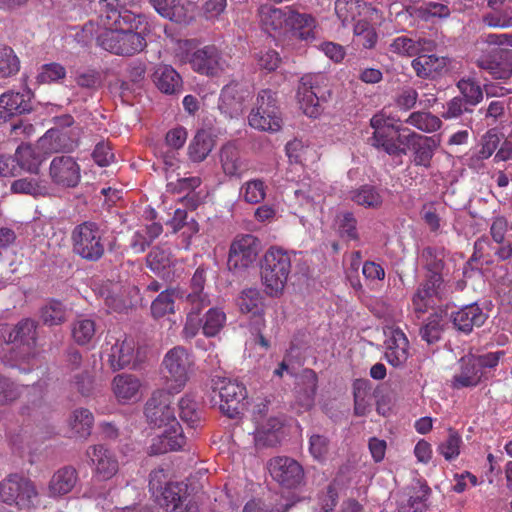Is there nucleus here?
<instances>
[{"mask_svg":"<svg viewBox=\"0 0 512 512\" xmlns=\"http://www.w3.org/2000/svg\"><path fill=\"white\" fill-rule=\"evenodd\" d=\"M140 16L134 12L123 14L110 12L99 17L103 31L97 36V44L102 49L120 56H133L141 52L147 45L145 36L136 32Z\"/></svg>","mask_w":512,"mask_h":512,"instance_id":"obj_1","label":"nucleus"},{"mask_svg":"<svg viewBox=\"0 0 512 512\" xmlns=\"http://www.w3.org/2000/svg\"><path fill=\"white\" fill-rule=\"evenodd\" d=\"M262 29L273 38L292 33L304 41L316 38V21L306 13H299L291 7L283 9L262 5L258 10Z\"/></svg>","mask_w":512,"mask_h":512,"instance_id":"obj_2","label":"nucleus"},{"mask_svg":"<svg viewBox=\"0 0 512 512\" xmlns=\"http://www.w3.org/2000/svg\"><path fill=\"white\" fill-rule=\"evenodd\" d=\"M294 254L278 247L269 248L261 261L260 275L264 292L269 297H279L286 286Z\"/></svg>","mask_w":512,"mask_h":512,"instance_id":"obj_3","label":"nucleus"},{"mask_svg":"<svg viewBox=\"0 0 512 512\" xmlns=\"http://www.w3.org/2000/svg\"><path fill=\"white\" fill-rule=\"evenodd\" d=\"M107 230L94 221H84L72 232L73 251L89 262L99 261L105 254Z\"/></svg>","mask_w":512,"mask_h":512,"instance_id":"obj_4","label":"nucleus"},{"mask_svg":"<svg viewBox=\"0 0 512 512\" xmlns=\"http://www.w3.org/2000/svg\"><path fill=\"white\" fill-rule=\"evenodd\" d=\"M248 123L259 131L277 132L280 130L282 117L275 92L270 89L259 91L254 107L248 116Z\"/></svg>","mask_w":512,"mask_h":512,"instance_id":"obj_5","label":"nucleus"},{"mask_svg":"<svg viewBox=\"0 0 512 512\" xmlns=\"http://www.w3.org/2000/svg\"><path fill=\"white\" fill-rule=\"evenodd\" d=\"M38 491L34 482L22 475L11 474L0 482V499L19 509H29L34 506Z\"/></svg>","mask_w":512,"mask_h":512,"instance_id":"obj_6","label":"nucleus"},{"mask_svg":"<svg viewBox=\"0 0 512 512\" xmlns=\"http://www.w3.org/2000/svg\"><path fill=\"white\" fill-rule=\"evenodd\" d=\"M327 78L321 73L306 74L301 77L297 99L300 109L305 115L316 118L321 114V101L325 99Z\"/></svg>","mask_w":512,"mask_h":512,"instance_id":"obj_7","label":"nucleus"},{"mask_svg":"<svg viewBox=\"0 0 512 512\" xmlns=\"http://www.w3.org/2000/svg\"><path fill=\"white\" fill-rule=\"evenodd\" d=\"M213 391L220 398V410L230 418H235L244 410L247 399L246 387L235 379L215 377Z\"/></svg>","mask_w":512,"mask_h":512,"instance_id":"obj_8","label":"nucleus"},{"mask_svg":"<svg viewBox=\"0 0 512 512\" xmlns=\"http://www.w3.org/2000/svg\"><path fill=\"white\" fill-rule=\"evenodd\" d=\"M194 360L188 350L182 346L170 349L163 359L166 378L174 383L172 389L179 392L189 379Z\"/></svg>","mask_w":512,"mask_h":512,"instance_id":"obj_9","label":"nucleus"},{"mask_svg":"<svg viewBox=\"0 0 512 512\" xmlns=\"http://www.w3.org/2000/svg\"><path fill=\"white\" fill-rule=\"evenodd\" d=\"M398 141L412 152V163L426 169L431 167L433 156L440 145L438 136H425L409 129L398 135Z\"/></svg>","mask_w":512,"mask_h":512,"instance_id":"obj_10","label":"nucleus"},{"mask_svg":"<svg viewBox=\"0 0 512 512\" xmlns=\"http://www.w3.org/2000/svg\"><path fill=\"white\" fill-rule=\"evenodd\" d=\"M512 260V242L502 240L501 242H490V240L483 236L478 238L474 243V251L467 265L472 266L473 263H480V265H493L496 261H510Z\"/></svg>","mask_w":512,"mask_h":512,"instance_id":"obj_11","label":"nucleus"},{"mask_svg":"<svg viewBox=\"0 0 512 512\" xmlns=\"http://www.w3.org/2000/svg\"><path fill=\"white\" fill-rule=\"evenodd\" d=\"M476 66L493 79L506 80L512 76V50L492 49L483 51L475 58Z\"/></svg>","mask_w":512,"mask_h":512,"instance_id":"obj_12","label":"nucleus"},{"mask_svg":"<svg viewBox=\"0 0 512 512\" xmlns=\"http://www.w3.org/2000/svg\"><path fill=\"white\" fill-rule=\"evenodd\" d=\"M172 394L165 389H158L152 393L145 406V415L150 424L159 428L173 425L178 422L174 409L171 408Z\"/></svg>","mask_w":512,"mask_h":512,"instance_id":"obj_13","label":"nucleus"},{"mask_svg":"<svg viewBox=\"0 0 512 512\" xmlns=\"http://www.w3.org/2000/svg\"><path fill=\"white\" fill-rule=\"evenodd\" d=\"M260 249V241L254 235L237 236L230 246L229 267L239 270L248 268L256 260Z\"/></svg>","mask_w":512,"mask_h":512,"instance_id":"obj_14","label":"nucleus"},{"mask_svg":"<svg viewBox=\"0 0 512 512\" xmlns=\"http://www.w3.org/2000/svg\"><path fill=\"white\" fill-rule=\"evenodd\" d=\"M183 61L191 65L192 69L206 76H215L224 70V60L216 46L207 45L195 50L192 53L187 52Z\"/></svg>","mask_w":512,"mask_h":512,"instance_id":"obj_15","label":"nucleus"},{"mask_svg":"<svg viewBox=\"0 0 512 512\" xmlns=\"http://www.w3.org/2000/svg\"><path fill=\"white\" fill-rule=\"evenodd\" d=\"M267 466L271 477L283 487H297L303 480V468L293 458L277 456L270 459Z\"/></svg>","mask_w":512,"mask_h":512,"instance_id":"obj_16","label":"nucleus"},{"mask_svg":"<svg viewBox=\"0 0 512 512\" xmlns=\"http://www.w3.org/2000/svg\"><path fill=\"white\" fill-rule=\"evenodd\" d=\"M49 175L57 186L73 188L81 179L80 165L72 156H56L50 163Z\"/></svg>","mask_w":512,"mask_h":512,"instance_id":"obj_17","label":"nucleus"},{"mask_svg":"<svg viewBox=\"0 0 512 512\" xmlns=\"http://www.w3.org/2000/svg\"><path fill=\"white\" fill-rule=\"evenodd\" d=\"M248 91L239 82L232 81L225 85L219 95L218 109L228 119L238 118L243 113L244 100Z\"/></svg>","mask_w":512,"mask_h":512,"instance_id":"obj_18","label":"nucleus"},{"mask_svg":"<svg viewBox=\"0 0 512 512\" xmlns=\"http://www.w3.org/2000/svg\"><path fill=\"white\" fill-rule=\"evenodd\" d=\"M37 338V323L29 318L19 321L9 332V342L17 345L20 349L19 358L28 359L34 355V348Z\"/></svg>","mask_w":512,"mask_h":512,"instance_id":"obj_19","label":"nucleus"},{"mask_svg":"<svg viewBox=\"0 0 512 512\" xmlns=\"http://www.w3.org/2000/svg\"><path fill=\"white\" fill-rule=\"evenodd\" d=\"M385 334V358L394 367L403 365L408 358L409 341L399 327H387Z\"/></svg>","mask_w":512,"mask_h":512,"instance_id":"obj_20","label":"nucleus"},{"mask_svg":"<svg viewBox=\"0 0 512 512\" xmlns=\"http://www.w3.org/2000/svg\"><path fill=\"white\" fill-rule=\"evenodd\" d=\"M163 432L152 438L148 447L150 455H160L169 451H177L184 447L186 438L179 422L173 425L163 426Z\"/></svg>","mask_w":512,"mask_h":512,"instance_id":"obj_21","label":"nucleus"},{"mask_svg":"<svg viewBox=\"0 0 512 512\" xmlns=\"http://www.w3.org/2000/svg\"><path fill=\"white\" fill-rule=\"evenodd\" d=\"M219 162L223 173L230 178H241L249 169L248 161L234 141H229L220 148Z\"/></svg>","mask_w":512,"mask_h":512,"instance_id":"obj_22","label":"nucleus"},{"mask_svg":"<svg viewBox=\"0 0 512 512\" xmlns=\"http://www.w3.org/2000/svg\"><path fill=\"white\" fill-rule=\"evenodd\" d=\"M237 304L242 313L251 315V326L255 331H261L265 327L264 298L257 289H245L237 299Z\"/></svg>","mask_w":512,"mask_h":512,"instance_id":"obj_23","label":"nucleus"},{"mask_svg":"<svg viewBox=\"0 0 512 512\" xmlns=\"http://www.w3.org/2000/svg\"><path fill=\"white\" fill-rule=\"evenodd\" d=\"M32 96L29 89H24L22 92L9 91L0 95V123L16 115L30 112Z\"/></svg>","mask_w":512,"mask_h":512,"instance_id":"obj_24","label":"nucleus"},{"mask_svg":"<svg viewBox=\"0 0 512 512\" xmlns=\"http://www.w3.org/2000/svg\"><path fill=\"white\" fill-rule=\"evenodd\" d=\"M443 285V281L437 279H426L419 285L412 297L413 310L418 316L426 313L430 308H433L442 298Z\"/></svg>","mask_w":512,"mask_h":512,"instance_id":"obj_25","label":"nucleus"},{"mask_svg":"<svg viewBox=\"0 0 512 512\" xmlns=\"http://www.w3.org/2000/svg\"><path fill=\"white\" fill-rule=\"evenodd\" d=\"M112 391L119 403H135L143 396V385L136 375L122 373L113 378Z\"/></svg>","mask_w":512,"mask_h":512,"instance_id":"obj_26","label":"nucleus"},{"mask_svg":"<svg viewBox=\"0 0 512 512\" xmlns=\"http://www.w3.org/2000/svg\"><path fill=\"white\" fill-rule=\"evenodd\" d=\"M87 456L94 465L95 475L101 480L111 479L119 469L116 456L103 445H94L87 449Z\"/></svg>","mask_w":512,"mask_h":512,"instance_id":"obj_27","label":"nucleus"},{"mask_svg":"<svg viewBox=\"0 0 512 512\" xmlns=\"http://www.w3.org/2000/svg\"><path fill=\"white\" fill-rule=\"evenodd\" d=\"M76 146L77 141L71 133L59 128L49 129L37 142V149L40 150L43 155L57 152H69Z\"/></svg>","mask_w":512,"mask_h":512,"instance_id":"obj_28","label":"nucleus"},{"mask_svg":"<svg viewBox=\"0 0 512 512\" xmlns=\"http://www.w3.org/2000/svg\"><path fill=\"white\" fill-rule=\"evenodd\" d=\"M162 17L185 23L193 17L194 3L190 0H148Z\"/></svg>","mask_w":512,"mask_h":512,"instance_id":"obj_29","label":"nucleus"},{"mask_svg":"<svg viewBox=\"0 0 512 512\" xmlns=\"http://www.w3.org/2000/svg\"><path fill=\"white\" fill-rule=\"evenodd\" d=\"M108 362L114 370H121L130 365L135 366V341L125 335L115 339L108 352Z\"/></svg>","mask_w":512,"mask_h":512,"instance_id":"obj_30","label":"nucleus"},{"mask_svg":"<svg viewBox=\"0 0 512 512\" xmlns=\"http://www.w3.org/2000/svg\"><path fill=\"white\" fill-rule=\"evenodd\" d=\"M24 392L33 396V403L42 399L43 388L40 384L19 385L10 378L0 376V406H8L17 401Z\"/></svg>","mask_w":512,"mask_h":512,"instance_id":"obj_31","label":"nucleus"},{"mask_svg":"<svg viewBox=\"0 0 512 512\" xmlns=\"http://www.w3.org/2000/svg\"><path fill=\"white\" fill-rule=\"evenodd\" d=\"M487 319V315L477 304L464 306L449 315L453 328L464 334L472 332L474 327H480Z\"/></svg>","mask_w":512,"mask_h":512,"instance_id":"obj_32","label":"nucleus"},{"mask_svg":"<svg viewBox=\"0 0 512 512\" xmlns=\"http://www.w3.org/2000/svg\"><path fill=\"white\" fill-rule=\"evenodd\" d=\"M256 424L254 439L257 446L273 447L283 438L284 421L281 417L272 416Z\"/></svg>","mask_w":512,"mask_h":512,"instance_id":"obj_33","label":"nucleus"},{"mask_svg":"<svg viewBox=\"0 0 512 512\" xmlns=\"http://www.w3.org/2000/svg\"><path fill=\"white\" fill-rule=\"evenodd\" d=\"M434 43L425 38L413 39L401 35L391 40L388 45L389 52L401 57H413L424 51H431Z\"/></svg>","mask_w":512,"mask_h":512,"instance_id":"obj_34","label":"nucleus"},{"mask_svg":"<svg viewBox=\"0 0 512 512\" xmlns=\"http://www.w3.org/2000/svg\"><path fill=\"white\" fill-rule=\"evenodd\" d=\"M78 482V472L71 466L58 469L48 483V496L62 497L70 493Z\"/></svg>","mask_w":512,"mask_h":512,"instance_id":"obj_35","label":"nucleus"},{"mask_svg":"<svg viewBox=\"0 0 512 512\" xmlns=\"http://www.w3.org/2000/svg\"><path fill=\"white\" fill-rule=\"evenodd\" d=\"M481 376L472 355H466L459 361V371L453 376L451 386L454 389L473 387L480 382Z\"/></svg>","mask_w":512,"mask_h":512,"instance_id":"obj_36","label":"nucleus"},{"mask_svg":"<svg viewBox=\"0 0 512 512\" xmlns=\"http://www.w3.org/2000/svg\"><path fill=\"white\" fill-rule=\"evenodd\" d=\"M153 80L162 93L176 94L182 90V78L170 65H159L153 73Z\"/></svg>","mask_w":512,"mask_h":512,"instance_id":"obj_37","label":"nucleus"},{"mask_svg":"<svg viewBox=\"0 0 512 512\" xmlns=\"http://www.w3.org/2000/svg\"><path fill=\"white\" fill-rule=\"evenodd\" d=\"M447 64V58L435 55L419 56L411 63L416 75L420 78H434L440 75L446 69Z\"/></svg>","mask_w":512,"mask_h":512,"instance_id":"obj_38","label":"nucleus"},{"mask_svg":"<svg viewBox=\"0 0 512 512\" xmlns=\"http://www.w3.org/2000/svg\"><path fill=\"white\" fill-rule=\"evenodd\" d=\"M424 269L428 272L426 279L443 281L442 271L445 263V251L443 248L426 247L420 256Z\"/></svg>","mask_w":512,"mask_h":512,"instance_id":"obj_39","label":"nucleus"},{"mask_svg":"<svg viewBox=\"0 0 512 512\" xmlns=\"http://www.w3.org/2000/svg\"><path fill=\"white\" fill-rule=\"evenodd\" d=\"M207 281V268L199 266L191 280H190V291L185 296L186 304H195L202 306H209L210 299L208 294L204 291V287Z\"/></svg>","mask_w":512,"mask_h":512,"instance_id":"obj_40","label":"nucleus"},{"mask_svg":"<svg viewBox=\"0 0 512 512\" xmlns=\"http://www.w3.org/2000/svg\"><path fill=\"white\" fill-rule=\"evenodd\" d=\"M181 297H183V293L179 288H168L161 291L150 306L153 318L160 319L166 315L174 314L176 312L175 300Z\"/></svg>","mask_w":512,"mask_h":512,"instance_id":"obj_41","label":"nucleus"},{"mask_svg":"<svg viewBox=\"0 0 512 512\" xmlns=\"http://www.w3.org/2000/svg\"><path fill=\"white\" fill-rule=\"evenodd\" d=\"M447 313L444 310H439L431 314L425 324L420 328V336L428 344L436 343L440 340L442 332L444 331Z\"/></svg>","mask_w":512,"mask_h":512,"instance_id":"obj_42","label":"nucleus"},{"mask_svg":"<svg viewBox=\"0 0 512 512\" xmlns=\"http://www.w3.org/2000/svg\"><path fill=\"white\" fill-rule=\"evenodd\" d=\"M214 139L204 130L198 131L188 147L189 158L193 162H202L214 147Z\"/></svg>","mask_w":512,"mask_h":512,"instance_id":"obj_43","label":"nucleus"},{"mask_svg":"<svg viewBox=\"0 0 512 512\" xmlns=\"http://www.w3.org/2000/svg\"><path fill=\"white\" fill-rule=\"evenodd\" d=\"M94 424V416L89 409H75L69 419V426L74 435L86 439L90 436Z\"/></svg>","mask_w":512,"mask_h":512,"instance_id":"obj_44","label":"nucleus"},{"mask_svg":"<svg viewBox=\"0 0 512 512\" xmlns=\"http://www.w3.org/2000/svg\"><path fill=\"white\" fill-rule=\"evenodd\" d=\"M350 198L357 205L371 209H378L383 203L381 190L367 184L352 191Z\"/></svg>","mask_w":512,"mask_h":512,"instance_id":"obj_45","label":"nucleus"},{"mask_svg":"<svg viewBox=\"0 0 512 512\" xmlns=\"http://www.w3.org/2000/svg\"><path fill=\"white\" fill-rule=\"evenodd\" d=\"M317 389V376L314 371L306 370L301 377V387L297 391V402L305 410L314 404Z\"/></svg>","mask_w":512,"mask_h":512,"instance_id":"obj_46","label":"nucleus"},{"mask_svg":"<svg viewBox=\"0 0 512 512\" xmlns=\"http://www.w3.org/2000/svg\"><path fill=\"white\" fill-rule=\"evenodd\" d=\"M71 334L77 344H90L96 337V324L90 318L79 317L72 323Z\"/></svg>","mask_w":512,"mask_h":512,"instance_id":"obj_47","label":"nucleus"},{"mask_svg":"<svg viewBox=\"0 0 512 512\" xmlns=\"http://www.w3.org/2000/svg\"><path fill=\"white\" fill-rule=\"evenodd\" d=\"M43 153L30 145H21L17 148L15 153V160L21 168L29 172H36L42 163L44 156Z\"/></svg>","mask_w":512,"mask_h":512,"instance_id":"obj_48","label":"nucleus"},{"mask_svg":"<svg viewBox=\"0 0 512 512\" xmlns=\"http://www.w3.org/2000/svg\"><path fill=\"white\" fill-rule=\"evenodd\" d=\"M158 494L161 495L160 504L171 512H177L185 500L183 485L180 483L167 484Z\"/></svg>","mask_w":512,"mask_h":512,"instance_id":"obj_49","label":"nucleus"},{"mask_svg":"<svg viewBox=\"0 0 512 512\" xmlns=\"http://www.w3.org/2000/svg\"><path fill=\"white\" fill-rule=\"evenodd\" d=\"M431 493L427 484L419 483L418 489L414 495H411L406 503L398 505V512H425L427 509L426 501Z\"/></svg>","mask_w":512,"mask_h":512,"instance_id":"obj_50","label":"nucleus"},{"mask_svg":"<svg viewBox=\"0 0 512 512\" xmlns=\"http://www.w3.org/2000/svg\"><path fill=\"white\" fill-rule=\"evenodd\" d=\"M206 307L207 306L187 304L186 320L181 333L185 340L193 339L198 334L200 328H202L203 324L200 314Z\"/></svg>","mask_w":512,"mask_h":512,"instance_id":"obj_51","label":"nucleus"},{"mask_svg":"<svg viewBox=\"0 0 512 512\" xmlns=\"http://www.w3.org/2000/svg\"><path fill=\"white\" fill-rule=\"evenodd\" d=\"M456 86L469 106H476L483 100V90L477 81L470 77L461 78Z\"/></svg>","mask_w":512,"mask_h":512,"instance_id":"obj_52","label":"nucleus"},{"mask_svg":"<svg viewBox=\"0 0 512 512\" xmlns=\"http://www.w3.org/2000/svg\"><path fill=\"white\" fill-rule=\"evenodd\" d=\"M405 123L410 124L426 133L435 132L441 127V120L439 117L428 112H413L405 120Z\"/></svg>","mask_w":512,"mask_h":512,"instance_id":"obj_53","label":"nucleus"},{"mask_svg":"<svg viewBox=\"0 0 512 512\" xmlns=\"http://www.w3.org/2000/svg\"><path fill=\"white\" fill-rule=\"evenodd\" d=\"M392 130L381 131L373 133V136L370 138L371 145L383 149L389 155H398L405 154V150L401 149L399 146L398 138L391 134Z\"/></svg>","mask_w":512,"mask_h":512,"instance_id":"obj_54","label":"nucleus"},{"mask_svg":"<svg viewBox=\"0 0 512 512\" xmlns=\"http://www.w3.org/2000/svg\"><path fill=\"white\" fill-rule=\"evenodd\" d=\"M362 6L361 0H336L335 13L342 25L346 26L360 15Z\"/></svg>","mask_w":512,"mask_h":512,"instance_id":"obj_55","label":"nucleus"},{"mask_svg":"<svg viewBox=\"0 0 512 512\" xmlns=\"http://www.w3.org/2000/svg\"><path fill=\"white\" fill-rule=\"evenodd\" d=\"M179 416L190 427H194L200 421L199 404L191 395L183 396L179 401Z\"/></svg>","mask_w":512,"mask_h":512,"instance_id":"obj_56","label":"nucleus"},{"mask_svg":"<svg viewBox=\"0 0 512 512\" xmlns=\"http://www.w3.org/2000/svg\"><path fill=\"white\" fill-rule=\"evenodd\" d=\"M226 314L219 308H210L204 317L202 325L203 334L207 337L216 336L224 327Z\"/></svg>","mask_w":512,"mask_h":512,"instance_id":"obj_57","label":"nucleus"},{"mask_svg":"<svg viewBox=\"0 0 512 512\" xmlns=\"http://www.w3.org/2000/svg\"><path fill=\"white\" fill-rule=\"evenodd\" d=\"M11 190L14 193L28 194L34 197L45 196L48 194L47 185L33 178H21L15 180L11 184Z\"/></svg>","mask_w":512,"mask_h":512,"instance_id":"obj_58","label":"nucleus"},{"mask_svg":"<svg viewBox=\"0 0 512 512\" xmlns=\"http://www.w3.org/2000/svg\"><path fill=\"white\" fill-rule=\"evenodd\" d=\"M451 14L450 8L443 3L428 1L415 9V15L424 20L430 21L433 18H447Z\"/></svg>","mask_w":512,"mask_h":512,"instance_id":"obj_59","label":"nucleus"},{"mask_svg":"<svg viewBox=\"0 0 512 512\" xmlns=\"http://www.w3.org/2000/svg\"><path fill=\"white\" fill-rule=\"evenodd\" d=\"M40 317L46 325H60L66 319V310L61 302L53 300L41 308Z\"/></svg>","mask_w":512,"mask_h":512,"instance_id":"obj_60","label":"nucleus"},{"mask_svg":"<svg viewBox=\"0 0 512 512\" xmlns=\"http://www.w3.org/2000/svg\"><path fill=\"white\" fill-rule=\"evenodd\" d=\"M354 36L357 43L361 44L366 49L373 48L378 40L373 25L367 20H359L354 26Z\"/></svg>","mask_w":512,"mask_h":512,"instance_id":"obj_61","label":"nucleus"},{"mask_svg":"<svg viewBox=\"0 0 512 512\" xmlns=\"http://www.w3.org/2000/svg\"><path fill=\"white\" fill-rule=\"evenodd\" d=\"M461 445V435L457 431L449 429L447 438L444 441H442L438 446V452L447 461H452L459 456Z\"/></svg>","mask_w":512,"mask_h":512,"instance_id":"obj_62","label":"nucleus"},{"mask_svg":"<svg viewBox=\"0 0 512 512\" xmlns=\"http://www.w3.org/2000/svg\"><path fill=\"white\" fill-rule=\"evenodd\" d=\"M240 195L247 203L258 204L265 199L266 186L259 179L247 181L241 186Z\"/></svg>","mask_w":512,"mask_h":512,"instance_id":"obj_63","label":"nucleus"},{"mask_svg":"<svg viewBox=\"0 0 512 512\" xmlns=\"http://www.w3.org/2000/svg\"><path fill=\"white\" fill-rule=\"evenodd\" d=\"M20 63L12 48H0V77H10L19 71Z\"/></svg>","mask_w":512,"mask_h":512,"instance_id":"obj_64","label":"nucleus"}]
</instances>
